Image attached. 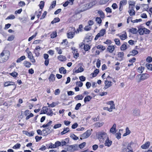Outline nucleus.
Masks as SVG:
<instances>
[{
  "mask_svg": "<svg viewBox=\"0 0 152 152\" xmlns=\"http://www.w3.org/2000/svg\"><path fill=\"white\" fill-rule=\"evenodd\" d=\"M10 53L8 50H3L0 54V63L6 61L9 58Z\"/></svg>",
  "mask_w": 152,
  "mask_h": 152,
  "instance_id": "f257e3e1",
  "label": "nucleus"
},
{
  "mask_svg": "<svg viewBox=\"0 0 152 152\" xmlns=\"http://www.w3.org/2000/svg\"><path fill=\"white\" fill-rule=\"evenodd\" d=\"M70 28V30H69L67 33V37L68 38H73L77 34L76 33L75 27H71Z\"/></svg>",
  "mask_w": 152,
  "mask_h": 152,
  "instance_id": "f03ea898",
  "label": "nucleus"
},
{
  "mask_svg": "<svg viewBox=\"0 0 152 152\" xmlns=\"http://www.w3.org/2000/svg\"><path fill=\"white\" fill-rule=\"evenodd\" d=\"M106 104L108 105L107 107H105V110L109 112H111L113 109H115V105L114 102L113 101H111L106 102Z\"/></svg>",
  "mask_w": 152,
  "mask_h": 152,
  "instance_id": "7ed1b4c3",
  "label": "nucleus"
},
{
  "mask_svg": "<svg viewBox=\"0 0 152 152\" xmlns=\"http://www.w3.org/2000/svg\"><path fill=\"white\" fill-rule=\"evenodd\" d=\"M26 52L28 54V57L32 63H34L36 60L32 53L29 50L28 48L26 50Z\"/></svg>",
  "mask_w": 152,
  "mask_h": 152,
  "instance_id": "20e7f679",
  "label": "nucleus"
},
{
  "mask_svg": "<svg viewBox=\"0 0 152 152\" xmlns=\"http://www.w3.org/2000/svg\"><path fill=\"white\" fill-rule=\"evenodd\" d=\"M134 147L135 149H137L138 148V146L137 145L133 144L132 143H130L128 145V151L126 152H134L133 149L131 146ZM137 152H140L139 151H138Z\"/></svg>",
  "mask_w": 152,
  "mask_h": 152,
  "instance_id": "39448f33",
  "label": "nucleus"
},
{
  "mask_svg": "<svg viewBox=\"0 0 152 152\" xmlns=\"http://www.w3.org/2000/svg\"><path fill=\"white\" fill-rule=\"evenodd\" d=\"M91 134V133L90 131L89 130H88L81 135V137L80 138V139L81 140H82V139L87 138L90 136Z\"/></svg>",
  "mask_w": 152,
  "mask_h": 152,
  "instance_id": "423d86ee",
  "label": "nucleus"
},
{
  "mask_svg": "<svg viewBox=\"0 0 152 152\" xmlns=\"http://www.w3.org/2000/svg\"><path fill=\"white\" fill-rule=\"evenodd\" d=\"M109 79H112L108 76L107 78V80H105V89L107 88L112 86V82L110 80H108Z\"/></svg>",
  "mask_w": 152,
  "mask_h": 152,
  "instance_id": "0eeeda50",
  "label": "nucleus"
},
{
  "mask_svg": "<svg viewBox=\"0 0 152 152\" xmlns=\"http://www.w3.org/2000/svg\"><path fill=\"white\" fill-rule=\"evenodd\" d=\"M134 7V5L133 4H129V9L131 8L129 10V12L130 16H132L135 15V11L132 9Z\"/></svg>",
  "mask_w": 152,
  "mask_h": 152,
  "instance_id": "6e6552de",
  "label": "nucleus"
},
{
  "mask_svg": "<svg viewBox=\"0 0 152 152\" xmlns=\"http://www.w3.org/2000/svg\"><path fill=\"white\" fill-rule=\"evenodd\" d=\"M149 77V75L146 73L142 74L141 75L139 79L137 80V82L138 83H140L142 80H144L148 78Z\"/></svg>",
  "mask_w": 152,
  "mask_h": 152,
  "instance_id": "1a4fd4ad",
  "label": "nucleus"
},
{
  "mask_svg": "<svg viewBox=\"0 0 152 152\" xmlns=\"http://www.w3.org/2000/svg\"><path fill=\"white\" fill-rule=\"evenodd\" d=\"M43 57L45 59L44 64L46 66H47L49 63V55L48 54L45 53L43 54Z\"/></svg>",
  "mask_w": 152,
  "mask_h": 152,
  "instance_id": "9d476101",
  "label": "nucleus"
},
{
  "mask_svg": "<svg viewBox=\"0 0 152 152\" xmlns=\"http://www.w3.org/2000/svg\"><path fill=\"white\" fill-rule=\"evenodd\" d=\"M76 150V147L74 145H69L67 147V151H68L73 152Z\"/></svg>",
  "mask_w": 152,
  "mask_h": 152,
  "instance_id": "9b49d317",
  "label": "nucleus"
},
{
  "mask_svg": "<svg viewBox=\"0 0 152 152\" xmlns=\"http://www.w3.org/2000/svg\"><path fill=\"white\" fill-rule=\"evenodd\" d=\"M72 53L74 55V57L77 59L79 56V54L78 52L77 49L74 48H72Z\"/></svg>",
  "mask_w": 152,
  "mask_h": 152,
  "instance_id": "f8f14e48",
  "label": "nucleus"
},
{
  "mask_svg": "<svg viewBox=\"0 0 152 152\" xmlns=\"http://www.w3.org/2000/svg\"><path fill=\"white\" fill-rule=\"evenodd\" d=\"M15 83L14 82L7 81L4 82V87H7L10 86H15Z\"/></svg>",
  "mask_w": 152,
  "mask_h": 152,
  "instance_id": "ddd939ff",
  "label": "nucleus"
},
{
  "mask_svg": "<svg viewBox=\"0 0 152 152\" xmlns=\"http://www.w3.org/2000/svg\"><path fill=\"white\" fill-rule=\"evenodd\" d=\"M150 145V142L149 141H147L145 142V144L142 145L141 147L142 149H146L149 147Z\"/></svg>",
  "mask_w": 152,
  "mask_h": 152,
  "instance_id": "4468645a",
  "label": "nucleus"
},
{
  "mask_svg": "<svg viewBox=\"0 0 152 152\" xmlns=\"http://www.w3.org/2000/svg\"><path fill=\"white\" fill-rule=\"evenodd\" d=\"M91 51L93 55H97L99 54V50H97V48L95 47L93 48L91 50Z\"/></svg>",
  "mask_w": 152,
  "mask_h": 152,
  "instance_id": "2eb2a0df",
  "label": "nucleus"
},
{
  "mask_svg": "<svg viewBox=\"0 0 152 152\" xmlns=\"http://www.w3.org/2000/svg\"><path fill=\"white\" fill-rule=\"evenodd\" d=\"M83 46V49L85 51H88L91 48L90 46L88 45H85L83 43H82L80 46L81 47Z\"/></svg>",
  "mask_w": 152,
  "mask_h": 152,
  "instance_id": "dca6fc26",
  "label": "nucleus"
},
{
  "mask_svg": "<svg viewBox=\"0 0 152 152\" xmlns=\"http://www.w3.org/2000/svg\"><path fill=\"white\" fill-rule=\"evenodd\" d=\"M140 110L137 108H135L133 110V115L134 116H138L140 115Z\"/></svg>",
  "mask_w": 152,
  "mask_h": 152,
  "instance_id": "f3484780",
  "label": "nucleus"
},
{
  "mask_svg": "<svg viewBox=\"0 0 152 152\" xmlns=\"http://www.w3.org/2000/svg\"><path fill=\"white\" fill-rule=\"evenodd\" d=\"M104 29H102L100 30L99 32L98 33L96 36L95 38H98L104 35Z\"/></svg>",
  "mask_w": 152,
  "mask_h": 152,
  "instance_id": "a211bd4d",
  "label": "nucleus"
},
{
  "mask_svg": "<svg viewBox=\"0 0 152 152\" xmlns=\"http://www.w3.org/2000/svg\"><path fill=\"white\" fill-rule=\"evenodd\" d=\"M112 143V141L109 140L108 137H107L105 141V146H107L108 147H110Z\"/></svg>",
  "mask_w": 152,
  "mask_h": 152,
  "instance_id": "6ab92c4d",
  "label": "nucleus"
},
{
  "mask_svg": "<svg viewBox=\"0 0 152 152\" xmlns=\"http://www.w3.org/2000/svg\"><path fill=\"white\" fill-rule=\"evenodd\" d=\"M115 46L113 45H109L107 49V51L112 53L115 49Z\"/></svg>",
  "mask_w": 152,
  "mask_h": 152,
  "instance_id": "aec40b11",
  "label": "nucleus"
},
{
  "mask_svg": "<svg viewBox=\"0 0 152 152\" xmlns=\"http://www.w3.org/2000/svg\"><path fill=\"white\" fill-rule=\"evenodd\" d=\"M58 59L61 61H65L66 60V58L65 56L60 55L57 57Z\"/></svg>",
  "mask_w": 152,
  "mask_h": 152,
  "instance_id": "412c9836",
  "label": "nucleus"
},
{
  "mask_svg": "<svg viewBox=\"0 0 152 152\" xmlns=\"http://www.w3.org/2000/svg\"><path fill=\"white\" fill-rule=\"evenodd\" d=\"M116 124H113L111 128L110 129V132L113 134H115L116 132Z\"/></svg>",
  "mask_w": 152,
  "mask_h": 152,
  "instance_id": "4be33fe9",
  "label": "nucleus"
},
{
  "mask_svg": "<svg viewBox=\"0 0 152 152\" xmlns=\"http://www.w3.org/2000/svg\"><path fill=\"white\" fill-rule=\"evenodd\" d=\"M64 140H65V141H64V140H62L61 142V146L66 145L67 143H68L69 142V138H66Z\"/></svg>",
  "mask_w": 152,
  "mask_h": 152,
  "instance_id": "5701e85b",
  "label": "nucleus"
},
{
  "mask_svg": "<svg viewBox=\"0 0 152 152\" xmlns=\"http://www.w3.org/2000/svg\"><path fill=\"white\" fill-rule=\"evenodd\" d=\"M48 109L47 106L43 107L42 110H41L40 114H46Z\"/></svg>",
  "mask_w": 152,
  "mask_h": 152,
  "instance_id": "b1692460",
  "label": "nucleus"
},
{
  "mask_svg": "<svg viewBox=\"0 0 152 152\" xmlns=\"http://www.w3.org/2000/svg\"><path fill=\"white\" fill-rule=\"evenodd\" d=\"M52 121L50 120L46 124H44L42 126H41V127L45 128V127H48V129H49V130H50V129H49V126L52 124Z\"/></svg>",
  "mask_w": 152,
  "mask_h": 152,
  "instance_id": "393cba45",
  "label": "nucleus"
},
{
  "mask_svg": "<svg viewBox=\"0 0 152 152\" xmlns=\"http://www.w3.org/2000/svg\"><path fill=\"white\" fill-rule=\"evenodd\" d=\"M55 76L53 74L51 73L48 78V79L50 82H53L55 79Z\"/></svg>",
  "mask_w": 152,
  "mask_h": 152,
  "instance_id": "a878e982",
  "label": "nucleus"
},
{
  "mask_svg": "<svg viewBox=\"0 0 152 152\" xmlns=\"http://www.w3.org/2000/svg\"><path fill=\"white\" fill-rule=\"evenodd\" d=\"M92 98V97L91 96H86L84 99L85 103H86L87 102L90 101Z\"/></svg>",
  "mask_w": 152,
  "mask_h": 152,
  "instance_id": "bb28decb",
  "label": "nucleus"
},
{
  "mask_svg": "<svg viewBox=\"0 0 152 152\" xmlns=\"http://www.w3.org/2000/svg\"><path fill=\"white\" fill-rule=\"evenodd\" d=\"M24 66L27 68H29L31 65V64L28 61H25L23 62Z\"/></svg>",
  "mask_w": 152,
  "mask_h": 152,
  "instance_id": "cd10ccee",
  "label": "nucleus"
},
{
  "mask_svg": "<svg viewBox=\"0 0 152 152\" xmlns=\"http://www.w3.org/2000/svg\"><path fill=\"white\" fill-rule=\"evenodd\" d=\"M124 56V53L123 52H119L118 54V57L120 60H122L123 59Z\"/></svg>",
  "mask_w": 152,
  "mask_h": 152,
  "instance_id": "c85d7f7f",
  "label": "nucleus"
},
{
  "mask_svg": "<svg viewBox=\"0 0 152 152\" xmlns=\"http://www.w3.org/2000/svg\"><path fill=\"white\" fill-rule=\"evenodd\" d=\"M83 26L82 24L80 25L79 26L78 28L76 30V33L78 34L80 32H82L83 31Z\"/></svg>",
  "mask_w": 152,
  "mask_h": 152,
  "instance_id": "c756f323",
  "label": "nucleus"
},
{
  "mask_svg": "<svg viewBox=\"0 0 152 152\" xmlns=\"http://www.w3.org/2000/svg\"><path fill=\"white\" fill-rule=\"evenodd\" d=\"M84 97L81 94H79L77 95L75 97V99L77 101L79 100H82Z\"/></svg>",
  "mask_w": 152,
  "mask_h": 152,
  "instance_id": "7c9ffc66",
  "label": "nucleus"
},
{
  "mask_svg": "<svg viewBox=\"0 0 152 152\" xmlns=\"http://www.w3.org/2000/svg\"><path fill=\"white\" fill-rule=\"evenodd\" d=\"M26 57L25 56H23L20 58H18L16 61V62L17 63L20 62L21 61L25 59Z\"/></svg>",
  "mask_w": 152,
  "mask_h": 152,
  "instance_id": "2f4dec72",
  "label": "nucleus"
},
{
  "mask_svg": "<svg viewBox=\"0 0 152 152\" xmlns=\"http://www.w3.org/2000/svg\"><path fill=\"white\" fill-rule=\"evenodd\" d=\"M59 72L61 74H65L66 73V70L64 68L62 67L59 69Z\"/></svg>",
  "mask_w": 152,
  "mask_h": 152,
  "instance_id": "473e14b6",
  "label": "nucleus"
},
{
  "mask_svg": "<svg viewBox=\"0 0 152 152\" xmlns=\"http://www.w3.org/2000/svg\"><path fill=\"white\" fill-rule=\"evenodd\" d=\"M99 72V69H96L94 70V72L91 74V75H92V76L93 77H95L98 74Z\"/></svg>",
  "mask_w": 152,
  "mask_h": 152,
  "instance_id": "72a5a7b5",
  "label": "nucleus"
},
{
  "mask_svg": "<svg viewBox=\"0 0 152 152\" xmlns=\"http://www.w3.org/2000/svg\"><path fill=\"white\" fill-rule=\"evenodd\" d=\"M69 131V129L68 127L64 128L63 131L61 132V134L62 135H64Z\"/></svg>",
  "mask_w": 152,
  "mask_h": 152,
  "instance_id": "f704fd0d",
  "label": "nucleus"
},
{
  "mask_svg": "<svg viewBox=\"0 0 152 152\" xmlns=\"http://www.w3.org/2000/svg\"><path fill=\"white\" fill-rule=\"evenodd\" d=\"M60 20V19L59 18L56 17L53 20L51 21V23L52 24H53L55 23L59 22Z\"/></svg>",
  "mask_w": 152,
  "mask_h": 152,
  "instance_id": "c9c22d12",
  "label": "nucleus"
},
{
  "mask_svg": "<svg viewBox=\"0 0 152 152\" xmlns=\"http://www.w3.org/2000/svg\"><path fill=\"white\" fill-rule=\"evenodd\" d=\"M127 3V0H121L120 2L119 5L123 6L126 5Z\"/></svg>",
  "mask_w": 152,
  "mask_h": 152,
  "instance_id": "e433bc0d",
  "label": "nucleus"
},
{
  "mask_svg": "<svg viewBox=\"0 0 152 152\" xmlns=\"http://www.w3.org/2000/svg\"><path fill=\"white\" fill-rule=\"evenodd\" d=\"M83 68L82 66H80L74 72L76 73H78L83 72Z\"/></svg>",
  "mask_w": 152,
  "mask_h": 152,
  "instance_id": "4c0bfd02",
  "label": "nucleus"
},
{
  "mask_svg": "<svg viewBox=\"0 0 152 152\" xmlns=\"http://www.w3.org/2000/svg\"><path fill=\"white\" fill-rule=\"evenodd\" d=\"M46 114L47 115L51 116L53 115V113L52 109H48V110L47 111V113Z\"/></svg>",
  "mask_w": 152,
  "mask_h": 152,
  "instance_id": "58836bf2",
  "label": "nucleus"
},
{
  "mask_svg": "<svg viewBox=\"0 0 152 152\" xmlns=\"http://www.w3.org/2000/svg\"><path fill=\"white\" fill-rule=\"evenodd\" d=\"M129 31L130 32L134 34L137 33V29L135 28H132L130 29Z\"/></svg>",
  "mask_w": 152,
  "mask_h": 152,
  "instance_id": "ea45409f",
  "label": "nucleus"
},
{
  "mask_svg": "<svg viewBox=\"0 0 152 152\" xmlns=\"http://www.w3.org/2000/svg\"><path fill=\"white\" fill-rule=\"evenodd\" d=\"M127 48V46L126 44H123L121 47L120 49L121 50H126Z\"/></svg>",
  "mask_w": 152,
  "mask_h": 152,
  "instance_id": "a19ab883",
  "label": "nucleus"
},
{
  "mask_svg": "<svg viewBox=\"0 0 152 152\" xmlns=\"http://www.w3.org/2000/svg\"><path fill=\"white\" fill-rule=\"evenodd\" d=\"M128 151V145L126 147L125 145H123L121 149V152H126Z\"/></svg>",
  "mask_w": 152,
  "mask_h": 152,
  "instance_id": "79ce46f5",
  "label": "nucleus"
},
{
  "mask_svg": "<svg viewBox=\"0 0 152 152\" xmlns=\"http://www.w3.org/2000/svg\"><path fill=\"white\" fill-rule=\"evenodd\" d=\"M126 133L124 134H123L124 136H126L127 135L129 134L130 133V131L128 127L126 128Z\"/></svg>",
  "mask_w": 152,
  "mask_h": 152,
  "instance_id": "37998d69",
  "label": "nucleus"
},
{
  "mask_svg": "<svg viewBox=\"0 0 152 152\" xmlns=\"http://www.w3.org/2000/svg\"><path fill=\"white\" fill-rule=\"evenodd\" d=\"M57 36V32L56 31H53L50 35L51 38H55Z\"/></svg>",
  "mask_w": 152,
  "mask_h": 152,
  "instance_id": "c03bdc74",
  "label": "nucleus"
},
{
  "mask_svg": "<svg viewBox=\"0 0 152 152\" xmlns=\"http://www.w3.org/2000/svg\"><path fill=\"white\" fill-rule=\"evenodd\" d=\"M21 146V145L19 143H17L15 144L13 147V149H17L20 148Z\"/></svg>",
  "mask_w": 152,
  "mask_h": 152,
  "instance_id": "a18cd8bd",
  "label": "nucleus"
},
{
  "mask_svg": "<svg viewBox=\"0 0 152 152\" xmlns=\"http://www.w3.org/2000/svg\"><path fill=\"white\" fill-rule=\"evenodd\" d=\"M56 1H53L52 3L51 4L50 7V9H53L54 8L56 5Z\"/></svg>",
  "mask_w": 152,
  "mask_h": 152,
  "instance_id": "49530a36",
  "label": "nucleus"
},
{
  "mask_svg": "<svg viewBox=\"0 0 152 152\" xmlns=\"http://www.w3.org/2000/svg\"><path fill=\"white\" fill-rule=\"evenodd\" d=\"M146 66L147 69L151 71H152V64L149 63H147L146 64Z\"/></svg>",
  "mask_w": 152,
  "mask_h": 152,
  "instance_id": "de8ad7c7",
  "label": "nucleus"
},
{
  "mask_svg": "<svg viewBox=\"0 0 152 152\" xmlns=\"http://www.w3.org/2000/svg\"><path fill=\"white\" fill-rule=\"evenodd\" d=\"M45 5V3L43 1H42L40 2V3L39 5L40 8L42 10L43 8Z\"/></svg>",
  "mask_w": 152,
  "mask_h": 152,
  "instance_id": "09e8293b",
  "label": "nucleus"
},
{
  "mask_svg": "<svg viewBox=\"0 0 152 152\" xmlns=\"http://www.w3.org/2000/svg\"><path fill=\"white\" fill-rule=\"evenodd\" d=\"M10 75L13 77L15 78L17 77L18 75V73L16 72H13L12 73H10Z\"/></svg>",
  "mask_w": 152,
  "mask_h": 152,
  "instance_id": "8fccbe9b",
  "label": "nucleus"
},
{
  "mask_svg": "<svg viewBox=\"0 0 152 152\" xmlns=\"http://www.w3.org/2000/svg\"><path fill=\"white\" fill-rule=\"evenodd\" d=\"M15 18V16L13 15H10L9 16L7 17L6 18V20H13Z\"/></svg>",
  "mask_w": 152,
  "mask_h": 152,
  "instance_id": "3c124183",
  "label": "nucleus"
},
{
  "mask_svg": "<svg viewBox=\"0 0 152 152\" xmlns=\"http://www.w3.org/2000/svg\"><path fill=\"white\" fill-rule=\"evenodd\" d=\"M119 37L122 38H126L127 35L126 32L125 31H123L122 34L120 35Z\"/></svg>",
  "mask_w": 152,
  "mask_h": 152,
  "instance_id": "603ef678",
  "label": "nucleus"
},
{
  "mask_svg": "<svg viewBox=\"0 0 152 152\" xmlns=\"http://www.w3.org/2000/svg\"><path fill=\"white\" fill-rule=\"evenodd\" d=\"M54 145L56 148L58 146H61V143L60 142L58 141H57L55 142Z\"/></svg>",
  "mask_w": 152,
  "mask_h": 152,
  "instance_id": "864d4df0",
  "label": "nucleus"
},
{
  "mask_svg": "<svg viewBox=\"0 0 152 152\" xmlns=\"http://www.w3.org/2000/svg\"><path fill=\"white\" fill-rule=\"evenodd\" d=\"M42 11V10L39 11L38 13L37 11H36L35 12V14H37V17L38 19L39 18V17L41 15Z\"/></svg>",
  "mask_w": 152,
  "mask_h": 152,
  "instance_id": "5fc2aeb1",
  "label": "nucleus"
},
{
  "mask_svg": "<svg viewBox=\"0 0 152 152\" xmlns=\"http://www.w3.org/2000/svg\"><path fill=\"white\" fill-rule=\"evenodd\" d=\"M96 21L97 23L100 24L102 23V20L100 17H97L96 18Z\"/></svg>",
  "mask_w": 152,
  "mask_h": 152,
  "instance_id": "6e6d98bb",
  "label": "nucleus"
},
{
  "mask_svg": "<svg viewBox=\"0 0 152 152\" xmlns=\"http://www.w3.org/2000/svg\"><path fill=\"white\" fill-rule=\"evenodd\" d=\"M130 53H131V55L134 56L138 54V52L137 50H133L132 52H130Z\"/></svg>",
  "mask_w": 152,
  "mask_h": 152,
  "instance_id": "4d7b16f0",
  "label": "nucleus"
},
{
  "mask_svg": "<svg viewBox=\"0 0 152 152\" xmlns=\"http://www.w3.org/2000/svg\"><path fill=\"white\" fill-rule=\"evenodd\" d=\"M61 126L62 124H57L54 125L53 128L54 129H56L61 127Z\"/></svg>",
  "mask_w": 152,
  "mask_h": 152,
  "instance_id": "13d9d810",
  "label": "nucleus"
},
{
  "mask_svg": "<svg viewBox=\"0 0 152 152\" xmlns=\"http://www.w3.org/2000/svg\"><path fill=\"white\" fill-rule=\"evenodd\" d=\"M91 28V27L89 25L86 26L84 28V29L86 31H89L90 30Z\"/></svg>",
  "mask_w": 152,
  "mask_h": 152,
  "instance_id": "bf43d9fd",
  "label": "nucleus"
},
{
  "mask_svg": "<svg viewBox=\"0 0 152 152\" xmlns=\"http://www.w3.org/2000/svg\"><path fill=\"white\" fill-rule=\"evenodd\" d=\"M55 49L56 50V51L59 54H61L62 53V51L61 49L59 48L58 47H56L55 48Z\"/></svg>",
  "mask_w": 152,
  "mask_h": 152,
  "instance_id": "052dcab7",
  "label": "nucleus"
},
{
  "mask_svg": "<svg viewBox=\"0 0 152 152\" xmlns=\"http://www.w3.org/2000/svg\"><path fill=\"white\" fill-rule=\"evenodd\" d=\"M143 28H139L138 30V32L140 35H142L144 34Z\"/></svg>",
  "mask_w": 152,
  "mask_h": 152,
  "instance_id": "680f3d73",
  "label": "nucleus"
},
{
  "mask_svg": "<svg viewBox=\"0 0 152 152\" xmlns=\"http://www.w3.org/2000/svg\"><path fill=\"white\" fill-rule=\"evenodd\" d=\"M47 13V12L46 11H45L43 13L41 17L40 18V19L42 20L44 18H45V16H46Z\"/></svg>",
  "mask_w": 152,
  "mask_h": 152,
  "instance_id": "e2e57ef3",
  "label": "nucleus"
},
{
  "mask_svg": "<svg viewBox=\"0 0 152 152\" xmlns=\"http://www.w3.org/2000/svg\"><path fill=\"white\" fill-rule=\"evenodd\" d=\"M48 149L49 148H55L54 144H53L51 142L49 144V146L48 147Z\"/></svg>",
  "mask_w": 152,
  "mask_h": 152,
  "instance_id": "0e129e2a",
  "label": "nucleus"
},
{
  "mask_svg": "<svg viewBox=\"0 0 152 152\" xmlns=\"http://www.w3.org/2000/svg\"><path fill=\"white\" fill-rule=\"evenodd\" d=\"M86 142H85L80 144L79 145V148L80 149L83 148L86 146Z\"/></svg>",
  "mask_w": 152,
  "mask_h": 152,
  "instance_id": "69168bd1",
  "label": "nucleus"
},
{
  "mask_svg": "<svg viewBox=\"0 0 152 152\" xmlns=\"http://www.w3.org/2000/svg\"><path fill=\"white\" fill-rule=\"evenodd\" d=\"M70 137L75 140H77L78 139V137L74 134H72Z\"/></svg>",
  "mask_w": 152,
  "mask_h": 152,
  "instance_id": "338daca9",
  "label": "nucleus"
},
{
  "mask_svg": "<svg viewBox=\"0 0 152 152\" xmlns=\"http://www.w3.org/2000/svg\"><path fill=\"white\" fill-rule=\"evenodd\" d=\"M144 68L143 66L139 67L138 69V72L140 73H142L144 70Z\"/></svg>",
  "mask_w": 152,
  "mask_h": 152,
  "instance_id": "774afa93",
  "label": "nucleus"
}]
</instances>
